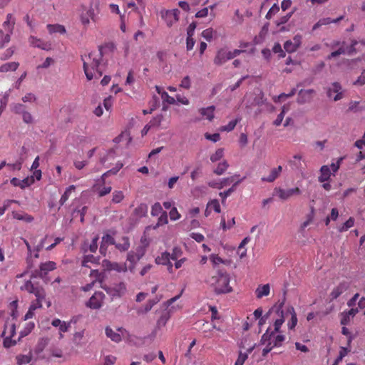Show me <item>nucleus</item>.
Returning <instances> with one entry per match:
<instances>
[{"mask_svg": "<svg viewBox=\"0 0 365 365\" xmlns=\"http://www.w3.org/2000/svg\"><path fill=\"white\" fill-rule=\"evenodd\" d=\"M249 241L250 238L247 237L242 240L238 246L237 253L240 258H243L245 256H246L247 250L245 249V246L249 242Z\"/></svg>", "mask_w": 365, "mask_h": 365, "instance_id": "nucleus-37", "label": "nucleus"}, {"mask_svg": "<svg viewBox=\"0 0 365 365\" xmlns=\"http://www.w3.org/2000/svg\"><path fill=\"white\" fill-rule=\"evenodd\" d=\"M283 306L284 302L279 304L274 305L269 310L268 314H270V316L272 314H275L277 316V318L275 319L274 322V330L269 331V329H267L266 332L262 336L261 341L263 343H265L267 341H270L274 334L279 332L280 328L284 322L286 317L285 312L282 309Z\"/></svg>", "mask_w": 365, "mask_h": 365, "instance_id": "nucleus-2", "label": "nucleus"}, {"mask_svg": "<svg viewBox=\"0 0 365 365\" xmlns=\"http://www.w3.org/2000/svg\"><path fill=\"white\" fill-rule=\"evenodd\" d=\"M288 110H289V107L286 105L283 106L281 113L277 115V118L275 119V120L273 123L274 125L279 126V125H281V123L284 119V114Z\"/></svg>", "mask_w": 365, "mask_h": 365, "instance_id": "nucleus-42", "label": "nucleus"}, {"mask_svg": "<svg viewBox=\"0 0 365 365\" xmlns=\"http://www.w3.org/2000/svg\"><path fill=\"white\" fill-rule=\"evenodd\" d=\"M214 31L209 28L202 32V36L207 41H210L213 38Z\"/></svg>", "mask_w": 365, "mask_h": 365, "instance_id": "nucleus-61", "label": "nucleus"}, {"mask_svg": "<svg viewBox=\"0 0 365 365\" xmlns=\"http://www.w3.org/2000/svg\"><path fill=\"white\" fill-rule=\"evenodd\" d=\"M170 253L164 252L155 258V263L158 264L167 265L170 262Z\"/></svg>", "mask_w": 365, "mask_h": 365, "instance_id": "nucleus-32", "label": "nucleus"}, {"mask_svg": "<svg viewBox=\"0 0 365 365\" xmlns=\"http://www.w3.org/2000/svg\"><path fill=\"white\" fill-rule=\"evenodd\" d=\"M92 189L93 192L98 193L99 197H103L109 194L112 190L111 186H104L101 187V185L98 183L95 184Z\"/></svg>", "mask_w": 365, "mask_h": 365, "instance_id": "nucleus-24", "label": "nucleus"}, {"mask_svg": "<svg viewBox=\"0 0 365 365\" xmlns=\"http://www.w3.org/2000/svg\"><path fill=\"white\" fill-rule=\"evenodd\" d=\"M354 225V219L353 217H349L341 227L339 228V231L342 232L348 230L349 228L352 227Z\"/></svg>", "mask_w": 365, "mask_h": 365, "instance_id": "nucleus-49", "label": "nucleus"}, {"mask_svg": "<svg viewBox=\"0 0 365 365\" xmlns=\"http://www.w3.org/2000/svg\"><path fill=\"white\" fill-rule=\"evenodd\" d=\"M215 106H211L207 108H200V113L208 120L211 121L214 118Z\"/></svg>", "mask_w": 365, "mask_h": 365, "instance_id": "nucleus-27", "label": "nucleus"}, {"mask_svg": "<svg viewBox=\"0 0 365 365\" xmlns=\"http://www.w3.org/2000/svg\"><path fill=\"white\" fill-rule=\"evenodd\" d=\"M274 192L276 193L281 200H287L294 195H299L301 193V190L297 187L287 190L282 189L281 187H275Z\"/></svg>", "mask_w": 365, "mask_h": 365, "instance_id": "nucleus-10", "label": "nucleus"}, {"mask_svg": "<svg viewBox=\"0 0 365 365\" xmlns=\"http://www.w3.org/2000/svg\"><path fill=\"white\" fill-rule=\"evenodd\" d=\"M182 255V251L180 247H175L172 250V253L170 254V257L173 260H177Z\"/></svg>", "mask_w": 365, "mask_h": 365, "instance_id": "nucleus-57", "label": "nucleus"}, {"mask_svg": "<svg viewBox=\"0 0 365 365\" xmlns=\"http://www.w3.org/2000/svg\"><path fill=\"white\" fill-rule=\"evenodd\" d=\"M315 91L313 89L300 90L298 93L297 103L304 104L310 102L313 98Z\"/></svg>", "mask_w": 365, "mask_h": 365, "instance_id": "nucleus-15", "label": "nucleus"}, {"mask_svg": "<svg viewBox=\"0 0 365 365\" xmlns=\"http://www.w3.org/2000/svg\"><path fill=\"white\" fill-rule=\"evenodd\" d=\"M164 120V116L163 114H158L153 117L149 122L150 125L153 128H160L163 120Z\"/></svg>", "mask_w": 365, "mask_h": 365, "instance_id": "nucleus-41", "label": "nucleus"}, {"mask_svg": "<svg viewBox=\"0 0 365 365\" xmlns=\"http://www.w3.org/2000/svg\"><path fill=\"white\" fill-rule=\"evenodd\" d=\"M145 252V249L143 247H138L135 252L131 251L128 253L127 260L131 264L129 267L130 269L134 268L135 264L143 257Z\"/></svg>", "mask_w": 365, "mask_h": 365, "instance_id": "nucleus-9", "label": "nucleus"}, {"mask_svg": "<svg viewBox=\"0 0 365 365\" xmlns=\"http://www.w3.org/2000/svg\"><path fill=\"white\" fill-rule=\"evenodd\" d=\"M47 29L51 34L53 33H59L62 34L66 33L64 26L61 24H48Z\"/></svg>", "mask_w": 365, "mask_h": 365, "instance_id": "nucleus-34", "label": "nucleus"}, {"mask_svg": "<svg viewBox=\"0 0 365 365\" xmlns=\"http://www.w3.org/2000/svg\"><path fill=\"white\" fill-rule=\"evenodd\" d=\"M36 277V275L33 273L30 279L24 282V283L20 287L21 291H26L30 294H34L36 298L46 299V291L44 288L41 286L38 282L33 280Z\"/></svg>", "mask_w": 365, "mask_h": 365, "instance_id": "nucleus-5", "label": "nucleus"}, {"mask_svg": "<svg viewBox=\"0 0 365 365\" xmlns=\"http://www.w3.org/2000/svg\"><path fill=\"white\" fill-rule=\"evenodd\" d=\"M270 287L269 284L259 285L255 290L256 297L258 299H261L263 297H267L269 294Z\"/></svg>", "mask_w": 365, "mask_h": 365, "instance_id": "nucleus-23", "label": "nucleus"}, {"mask_svg": "<svg viewBox=\"0 0 365 365\" xmlns=\"http://www.w3.org/2000/svg\"><path fill=\"white\" fill-rule=\"evenodd\" d=\"M124 199V195L122 191L115 190L113 192L112 202L120 203Z\"/></svg>", "mask_w": 365, "mask_h": 365, "instance_id": "nucleus-51", "label": "nucleus"}, {"mask_svg": "<svg viewBox=\"0 0 365 365\" xmlns=\"http://www.w3.org/2000/svg\"><path fill=\"white\" fill-rule=\"evenodd\" d=\"M238 121H239L238 119H235V120H231V121L229 122V123L227 125L222 126L220 128V131H227V132L232 131L235 128V126L237 124Z\"/></svg>", "mask_w": 365, "mask_h": 365, "instance_id": "nucleus-50", "label": "nucleus"}, {"mask_svg": "<svg viewBox=\"0 0 365 365\" xmlns=\"http://www.w3.org/2000/svg\"><path fill=\"white\" fill-rule=\"evenodd\" d=\"M231 55L230 54V51H227L225 48L220 49L214 58V63L217 66H221L224 64L226 61L231 60Z\"/></svg>", "mask_w": 365, "mask_h": 365, "instance_id": "nucleus-13", "label": "nucleus"}, {"mask_svg": "<svg viewBox=\"0 0 365 365\" xmlns=\"http://www.w3.org/2000/svg\"><path fill=\"white\" fill-rule=\"evenodd\" d=\"M16 334V326L14 324H6L2 335L14 337Z\"/></svg>", "mask_w": 365, "mask_h": 365, "instance_id": "nucleus-39", "label": "nucleus"}, {"mask_svg": "<svg viewBox=\"0 0 365 365\" xmlns=\"http://www.w3.org/2000/svg\"><path fill=\"white\" fill-rule=\"evenodd\" d=\"M32 359V354L29 352L27 354L19 355L16 356L17 363L19 365H24L29 364Z\"/></svg>", "mask_w": 365, "mask_h": 365, "instance_id": "nucleus-38", "label": "nucleus"}, {"mask_svg": "<svg viewBox=\"0 0 365 365\" xmlns=\"http://www.w3.org/2000/svg\"><path fill=\"white\" fill-rule=\"evenodd\" d=\"M88 263L98 264V259H97L92 255H86L82 261V266L88 267Z\"/></svg>", "mask_w": 365, "mask_h": 365, "instance_id": "nucleus-44", "label": "nucleus"}, {"mask_svg": "<svg viewBox=\"0 0 365 365\" xmlns=\"http://www.w3.org/2000/svg\"><path fill=\"white\" fill-rule=\"evenodd\" d=\"M285 314L286 317L289 314L291 316V319L288 322L287 326L289 329H293L297 324V314L295 312L294 307L292 306L288 307L285 311Z\"/></svg>", "mask_w": 365, "mask_h": 365, "instance_id": "nucleus-20", "label": "nucleus"}, {"mask_svg": "<svg viewBox=\"0 0 365 365\" xmlns=\"http://www.w3.org/2000/svg\"><path fill=\"white\" fill-rule=\"evenodd\" d=\"M341 91V85L337 82H334L332 83L331 88H329L328 89L327 96L331 98V97H332L333 93H336L333 97V100L334 101H337L343 98V93Z\"/></svg>", "mask_w": 365, "mask_h": 365, "instance_id": "nucleus-18", "label": "nucleus"}, {"mask_svg": "<svg viewBox=\"0 0 365 365\" xmlns=\"http://www.w3.org/2000/svg\"><path fill=\"white\" fill-rule=\"evenodd\" d=\"M82 11L80 14V21L84 28H88L90 25L91 21L96 23L99 20V1L95 4V8L93 6V2L90 3L88 7L82 5Z\"/></svg>", "mask_w": 365, "mask_h": 365, "instance_id": "nucleus-3", "label": "nucleus"}, {"mask_svg": "<svg viewBox=\"0 0 365 365\" xmlns=\"http://www.w3.org/2000/svg\"><path fill=\"white\" fill-rule=\"evenodd\" d=\"M285 340V336L283 334H277L275 336V334L272 336L271 339V341L272 344V346L279 347L281 346L282 342Z\"/></svg>", "mask_w": 365, "mask_h": 365, "instance_id": "nucleus-40", "label": "nucleus"}, {"mask_svg": "<svg viewBox=\"0 0 365 365\" xmlns=\"http://www.w3.org/2000/svg\"><path fill=\"white\" fill-rule=\"evenodd\" d=\"M331 22H332V19L331 18L327 17V18L321 19L313 26L312 30L313 31L317 30L320 26H324V25L330 24Z\"/></svg>", "mask_w": 365, "mask_h": 365, "instance_id": "nucleus-48", "label": "nucleus"}, {"mask_svg": "<svg viewBox=\"0 0 365 365\" xmlns=\"http://www.w3.org/2000/svg\"><path fill=\"white\" fill-rule=\"evenodd\" d=\"M247 357V354L240 351L238 358L235 363V365H243Z\"/></svg>", "mask_w": 365, "mask_h": 365, "instance_id": "nucleus-63", "label": "nucleus"}, {"mask_svg": "<svg viewBox=\"0 0 365 365\" xmlns=\"http://www.w3.org/2000/svg\"><path fill=\"white\" fill-rule=\"evenodd\" d=\"M224 156V149L223 148H218L216 150L215 153L212 154L210 156V160L212 163L217 162L220 160H221Z\"/></svg>", "mask_w": 365, "mask_h": 365, "instance_id": "nucleus-45", "label": "nucleus"}, {"mask_svg": "<svg viewBox=\"0 0 365 365\" xmlns=\"http://www.w3.org/2000/svg\"><path fill=\"white\" fill-rule=\"evenodd\" d=\"M279 11V6L277 4H274V5L269 9L268 12L267 13L265 18L267 19H270L274 16L276 14H277Z\"/></svg>", "mask_w": 365, "mask_h": 365, "instance_id": "nucleus-55", "label": "nucleus"}, {"mask_svg": "<svg viewBox=\"0 0 365 365\" xmlns=\"http://www.w3.org/2000/svg\"><path fill=\"white\" fill-rule=\"evenodd\" d=\"M56 268V262L48 261L41 263L39 266V271H35L34 274L38 275L41 278H43L49 271H53Z\"/></svg>", "mask_w": 365, "mask_h": 365, "instance_id": "nucleus-12", "label": "nucleus"}, {"mask_svg": "<svg viewBox=\"0 0 365 365\" xmlns=\"http://www.w3.org/2000/svg\"><path fill=\"white\" fill-rule=\"evenodd\" d=\"M212 284L217 294L230 293L232 291L230 286V277L226 272H218L212 277Z\"/></svg>", "mask_w": 365, "mask_h": 365, "instance_id": "nucleus-4", "label": "nucleus"}, {"mask_svg": "<svg viewBox=\"0 0 365 365\" xmlns=\"http://www.w3.org/2000/svg\"><path fill=\"white\" fill-rule=\"evenodd\" d=\"M207 209L213 210L215 212L220 213L221 211L220 205L217 200H212L207 203Z\"/></svg>", "mask_w": 365, "mask_h": 365, "instance_id": "nucleus-46", "label": "nucleus"}, {"mask_svg": "<svg viewBox=\"0 0 365 365\" xmlns=\"http://www.w3.org/2000/svg\"><path fill=\"white\" fill-rule=\"evenodd\" d=\"M331 178V170L328 165H322L320 168V175L318 181L320 182H329Z\"/></svg>", "mask_w": 365, "mask_h": 365, "instance_id": "nucleus-22", "label": "nucleus"}, {"mask_svg": "<svg viewBox=\"0 0 365 365\" xmlns=\"http://www.w3.org/2000/svg\"><path fill=\"white\" fill-rule=\"evenodd\" d=\"M3 336H4V346L5 347L9 348L16 344V341L15 339H12L13 337L6 335H3Z\"/></svg>", "mask_w": 365, "mask_h": 365, "instance_id": "nucleus-62", "label": "nucleus"}, {"mask_svg": "<svg viewBox=\"0 0 365 365\" xmlns=\"http://www.w3.org/2000/svg\"><path fill=\"white\" fill-rule=\"evenodd\" d=\"M45 299L36 298L35 300L32 301L29 309L32 311H36L37 309H40L42 307V302Z\"/></svg>", "mask_w": 365, "mask_h": 365, "instance_id": "nucleus-56", "label": "nucleus"}, {"mask_svg": "<svg viewBox=\"0 0 365 365\" xmlns=\"http://www.w3.org/2000/svg\"><path fill=\"white\" fill-rule=\"evenodd\" d=\"M180 11L178 9L172 10H161L160 16L165 20L168 27H171L179 20Z\"/></svg>", "mask_w": 365, "mask_h": 365, "instance_id": "nucleus-7", "label": "nucleus"}, {"mask_svg": "<svg viewBox=\"0 0 365 365\" xmlns=\"http://www.w3.org/2000/svg\"><path fill=\"white\" fill-rule=\"evenodd\" d=\"M282 172V167L279 165L276 168H272L270 170L269 174L267 176L262 177L261 180L262 182H273L275 180H277L281 175Z\"/></svg>", "mask_w": 365, "mask_h": 365, "instance_id": "nucleus-19", "label": "nucleus"}, {"mask_svg": "<svg viewBox=\"0 0 365 365\" xmlns=\"http://www.w3.org/2000/svg\"><path fill=\"white\" fill-rule=\"evenodd\" d=\"M163 208L160 202H155L151 208V215L152 216H158L161 215L163 212Z\"/></svg>", "mask_w": 365, "mask_h": 365, "instance_id": "nucleus-54", "label": "nucleus"}, {"mask_svg": "<svg viewBox=\"0 0 365 365\" xmlns=\"http://www.w3.org/2000/svg\"><path fill=\"white\" fill-rule=\"evenodd\" d=\"M12 217L16 220L25 221L26 222H31L34 220L33 216L25 212L14 211L12 212Z\"/></svg>", "mask_w": 365, "mask_h": 365, "instance_id": "nucleus-26", "label": "nucleus"}, {"mask_svg": "<svg viewBox=\"0 0 365 365\" xmlns=\"http://www.w3.org/2000/svg\"><path fill=\"white\" fill-rule=\"evenodd\" d=\"M14 53V48L13 47H10L7 48L0 56V59L1 61H6L10 58L13 54Z\"/></svg>", "mask_w": 365, "mask_h": 365, "instance_id": "nucleus-59", "label": "nucleus"}, {"mask_svg": "<svg viewBox=\"0 0 365 365\" xmlns=\"http://www.w3.org/2000/svg\"><path fill=\"white\" fill-rule=\"evenodd\" d=\"M296 93V89L293 88L289 93L286 94L284 93H281L278 96H276L273 98L274 102H279L283 101L284 98H289L293 96Z\"/></svg>", "mask_w": 365, "mask_h": 365, "instance_id": "nucleus-52", "label": "nucleus"}, {"mask_svg": "<svg viewBox=\"0 0 365 365\" xmlns=\"http://www.w3.org/2000/svg\"><path fill=\"white\" fill-rule=\"evenodd\" d=\"M29 43L34 47L41 48L44 50L47 49L48 46L47 43L34 36L29 38Z\"/></svg>", "mask_w": 365, "mask_h": 365, "instance_id": "nucleus-35", "label": "nucleus"}, {"mask_svg": "<svg viewBox=\"0 0 365 365\" xmlns=\"http://www.w3.org/2000/svg\"><path fill=\"white\" fill-rule=\"evenodd\" d=\"M170 317V316L168 312L163 313L157 322L158 326L159 327H165V324H167L168 321L169 320Z\"/></svg>", "mask_w": 365, "mask_h": 365, "instance_id": "nucleus-53", "label": "nucleus"}, {"mask_svg": "<svg viewBox=\"0 0 365 365\" xmlns=\"http://www.w3.org/2000/svg\"><path fill=\"white\" fill-rule=\"evenodd\" d=\"M365 84V69L362 71L361 75L358 77L356 81L354 82L355 86H363Z\"/></svg>", "mask_w": 365, "mask_h": 365, "instance_id": "nucleus-64", "label": "nucleus"}, {"mask_svg": "<svg viewBox=\"0 0 365 365\" xmlns=\"http://www.w3.org/2000/svg\"><path fill=\"white\" fill-rule=\"evenodd\" d=\"M148 210V205L145 203H141L135 208L133 210V215L138 218H142L147 215Z\"/></svg>", "mask_w": 365, "mask_h": 365, "instance_id": "nucleus-25", "label": "nucleus"}, {"mask_svg": "<svg viewBox=\"0 0 365 365\" xmlns=\"http://www.w3.org/2000/svg\"><path fill=\"white\" fill-rule=\"evenodd\" d=\"M76 190V186L72 185L68 187L64 193L61 195V199L59 200L60 205H63L68 200L72 192H74Z\"/></svg>", "mask_w": 365, "mask_h": 365, "instance_id": "nucleus-33", "label": "nucleus"}, {"mask_svg": "<svg viewBox=\"0 0 365 365\" xmlns=\"http://www.w3.org/2000/svg\"><path fill=\"white\" fill-rule=\"evenodd\" d=\"M239 177H240V175L235 174L232 177L223 178L219 182H216V181L210 182L208 183V185L210 187L217 188V189L220 190V189H222L225 186H227V185H229L230 182H234L235 179L236 178H239Z\"/></svg>", "mask_w": 365, "mask_h": 365, "instance_id": "nucleus-16", "label": "nucleus"}, {"mask_svg": "<svg viewBox=\"0 0 365 365\" xmlns=\"http://www.w3.org/2000/svg\"><path fill=\"white\" fill-rule=\"evenodd\" d=\"M284 48L288 53H293L298 48L293 43L292 41L288 40L284 44Z\"/></svg>", "mask_w": 365, "mask_h": 365, "instance_id": "nucleus-58", "label": "nucleus"}, {"mask_svg": "<svg viewBox=\"0 0 365 365\" xmlns=\"http://www.w3.org/2000/svg\"><path fill=\"white\" fill-rule=\"evenodd\" d=\"M349 288V284L346 282H342L335 287L331 292L329 297L330 299H336L341 294L346 292Z\"/></svg>", "mask_w": 365, "mask_h": 365, "instance_id": "nucleus-17", "label": "nucleus"}, {"mask_svg": "<svg viewBox=\"0 0 365 365\" xmlns=\"http://www.w3.org/2000/svg\"><path fill=\"white\" fill-rule=\"evenodd\" d=\"M357 308H351L348 311H344L341 313V324L344 326L348 324L351 317H354L358 313Z\"/></svg>", "mask_w": 365, "mask_h": 365, "instance_id": "nucleus-21", "label": "nucleus"}, {"mask_svg": "<svg viewBox=\"0 0 365 365\" xmlns=\"http://www.w3.org/2000/svg\"><path fill=\"white\" fill-rule=\"evenodd\" d=\"M168 214L166 212H163L162 214L160 215L158 220V222L155 225L153 226V229H156L159 227L160 226L165 225L168 224Z\"/></svg>", "mask_w": 365, "mask_h": 365, "instance_id": "nucleus-43", "label": "nucleus"}, {"mask_svg": "<svg viewBox=\"0 0 365 365\" xmlns=\"http://www.w3.org/2000/svg\"><path fill=\"white\" fill-rule=\"evenodd\" d=\"M102 266L106 270L118 269V264L117 263H113L108 259H103L102 262Z\"/></svg>", "mask_w": 365, "mask_h": 365, "instance_id": "nucleus-47", "label": "nucleus"}, {"mask_svg": "<svg viewBox=\"0 0 365 365\" xmlns=\"http://www.w3.org/2000/svg\"><path fill=\"white\" fill-rule=\"evenodd\" d=\"M106 336L110 338L112 341H115V342H119L121 341V335L122 336H124L125 334H126L128 332L127 331L123 329V327H120V328H118V331L120 332V333H117L115 332V331H113L110 327H107L106 328Z\"/></svg>", "mask_w": 365, "mask_h": 365, "instance_id": "nucleus-14", "label": "nucleus"}, {"mask_svg": "<svg viewBox=\"0 0 365 365\" xmlns=\"http://www.w3.org/2000/svg\"><path fill=\"white\" fill-rule=\"evenodd\" d=\"M11 111L15 114L21 115L23 121L26 124H31L34 121L32 115L26 110V106L24 104H13Z\"/></svg>", "mask_w": 365, "mask_h": 365, "instance_id": "nucleus-6", "label": "nucleus"}, {"mask_svg": "<svg viewBox=\"0 0 365 365\" xmlns=\"http://www.w3.org/2000/svg\"><path fill=\"white\" fill-rule=\"evenodd\" d=\"M229 168V164L227 160H223L220 162L217 165L216 168L213 170L214 173L217 175H221L225 173V172Z\"/></svg>", "mask_w": 365, "mask_h": 365, "instance_id": "nucleus-36", "label": "nucleus"}, {"mask_svg": "<svg viewBox=\"0 0 365 365\" xmlns=\"http://www.w3.org/2000/svg\"><path fill=\"white\" fill-rule=\"evenodd\" d=\"M71 327V323L70 322H66L64 321L62 322V324L59 325V338H63V333H65L68 331V329Z\"/></svg>", "mask_w": 365, "mask_h": 365, "instance_id": "nucleus-60", "label": "nucleus"}, {"mask_svg": "<svg viewBox=\"0 0 365 365\" xmlns=\"http://www.w3.org/2000/svg\"><path fill=\"white\" fill-rule=\"evenodd\" d=\"M115 245L118 250L121 252L126 251L130 247L129 239L127 237H123L120 242L118 243L115 242Z\"/></svg>", "mask_w": 365, "mask_h": 365, "instance_id": "nucleus-31", "label": "nucleus"}, {"mask_svg": "<svg viewBox=\"0 0 365 365\" xmlns=\"http://www.w3.org/2000/svg\"><path fill=\"white\" fill-rule=\"evenodd\" d=\"M104 298L105 294L102 292H96L86 305L92 309H98L102 307Z\"/></svg>", "mask_w": 365, "mask_h": 365, "instance_id": "nucleus-8", "label": "nucleus"}, {"mask_svg": "<svg viewBox=\"0 0 365 365\" xmlns=\"http://www.w3.org/2000/svg\"><path fill=\"white\" fill-rule=\"evenodd\" d=\"M83 70L88 81L93 78H99L103 73L99 69V64L102 58L101 51H93L88 55L82 56Z\"/></svg>", "mask_w": 365, "mask_h": 365, "instance_id": "nucleus-1", "label": "nucleus"}, {"mask_svg": "<svg viewBox=\"0 0 365 365\" xmlns=\"http://www.w3.org/2000/svg\"><path fill=\"white\" fill-rule=\"evenodd\" d=\"M15 24L14 19L11 14L6 16V20L3 24V27L6 32L12 33Z\"/></svg>", "mask_w": 365, "mask_h": 365, "instance_id": "nucleus-30", "label": "nucleus"}, {"mask_svg": "<svg viewBox=\"0 0 365 365\" xmlns=\"http://www.w3.org/2000/svg\"><path fill=\"white\" fill-rule=\"evenodd\" d=\"M103 289L113 297H120L125 293L126 287L123 282H119L110 287H103Z\"/></svg>", "mask_w": 365, "mask_h": 365, "instance_id": "nucleus-11", "label": "nucleus"}, {"mask_svg": "<svg viewBox=\"0 0 365 365\" xmlns=\"http://www.w3.org/2000/svg\"><path fill=\"white\" fill-rule=\"evenodd\" d=\"M245 179V177L240 178V180H237L234 182L233 185L229 188L228 190L221 192L219 193V195L222 197V202L226 200L227 197H229L232 192H233L235 190V187L244 180Z\"/></svg>", "mask_w": 365, "mask_h": 365, "instance_id": "nucleus-29", "label": "nucleus"}, {"mask_svg": "<svg viewBox=\"0 0 365 365\" xmlns=\"http://www.w3.org/2000/svg\"><path fill=\"white\" fill-rule=\"evenodd\" d=\"M19 66V63L18 62H9L2 64L0 66V73H6L9 71H15Z\"/></svg>", "mask_w": 365, "mask_h": 365, "instance_id": "nucleus-28", "label": "nucleus"}]
</instances>
